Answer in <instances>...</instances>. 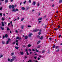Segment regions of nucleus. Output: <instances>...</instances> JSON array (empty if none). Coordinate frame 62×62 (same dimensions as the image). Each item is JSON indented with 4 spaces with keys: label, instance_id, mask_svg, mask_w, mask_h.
I'll use <instances>...</instances> for the list:
<instances>
[{
    "label": "nucleus",
    "instance_id": "obj_8",
    "mask_svg": "<svg viewBox=\"0 0 62 62\" xmlns=\"http://www.w3.org/2000/svg\"><path fill=\"white\" fill-rule=\"evenodd\" d=\"M40 41H39L37 43V44L38 45H39L40 43Z\"/></svg>",
    "mask_w": 62,
    "mask_h": 62
},
{
    "label": "nucleus",
    "instance_id": "obj_3",
    "mask_svg": "<svg viewBox=\"0 0 62 62\" xmlns=\"http://www.w3.org/2000/svg\"><path fill=\"white\" fill-rule=\"evenodd\" d=\"M0 29H1V30H5V28H4L2 27V26H1L0 27Z\"/></svg>",
    "mask_w": 62,
    "mask_h": 62
},
{
    "label": "nucleus",
    "instance_id": "obj_18",
    "mask_svg": "<svg viewBox=\"0 0 62 62\" xmlns=\"http://www.w3.org/2000/svg\"><path fill=\"white\" fill-rule=\"evenodd\" d=\"M15 48L16 49H17V50H18V48H19V47H17V46H15Z\"/></svg>",
    "mask_w": 62,
    "mask_h": 62
},
{
    "label": "nucleus",
    "instance_id": "obj_41",
    "mask_svg": "<svg viewBox=\"0 0 62 62\" xmlns=\"http://www.w3.org/2000/svg\"><path fill=\"white\" fill-rule=\"evenodd\" d=\"M58 28L59 29L60 28V26L59 25H58Z\"/></svg>",
    "mask_w": 62,
    "mask_h": 62
},
{
    "label": "nucleus",
    "instance_id": "obj_23",
    "mask_svg": "<svg viewBox=\"0 0 62 62\" xmlns=\"http://www.w3.org/2000/svg\"><path fill=\"white\" fill-rule=\"evenodd\" d=\"M23 27H24V26H23V25L21 27L22 29H23Z\"/></svg>",
    "mask_w": 62,
    "mask_h": 62
},
{
    "label": "nucleus",
    "instance_id": "obj_9",
    "mask_svg": "<svg viewBox=\"0 0 62 62\" xmlns=\"http://www.w3.org/2000/svg\"><path fill=\"white\" fill-rule=\"evenodd\" d=\"M2 44H5V41H2Z\"/></svg>",
    "mask_w": 62,
    "mask_h": 62
},
{
    "label": "nucleus",
    "instance_id": "obj_22",
    "mask_svg": "<svg viewBox=\"0 0 62 62\" xmlns=\"http://www.w3.org/2000/svg\"><path fill=\"white\" fill-rule=\"evenodd\" d=\"M43 36H42L40 38V39H43Z\"/></svg>",
    "mask_w": 62,
    "mask_h": 62
},
{
    "label": "nucleus",
    "instance_id": "obj_36",
    "mask_svg": "<svg viewBox=\"0 0 62 62\" xmlns=\"http://www.w3.org/2000/svg\"><path fill=\"white\" fill-rule=\"evenodd\" d=\"M29 2L30 3H31V1L30 0H29Z\"/></svg>",
    "mask_w": 62,
    "mask_h": 62
},
{
    "label": "nucleus",
    "instance_id": "obj_10",
    "mask_svg": "<svg viewBox=\"0 0 62 62\" xmlns=\"http://www.w3.org/2000/svg\"><path fill=\"white\" fill-rule=\"evenodd\" d=\"M5 37L6 38H7L8 37V35L7 34H5Z\"/></svg>",
    "mask_w": 62,
    "mask_h": 62
},
{
    "label": "nucleus",
    "instance_id": "obj_2",
    "mask_svg": "<svg viewBox=\"0 0 62 62\" xmlns=\"http://www.w3.org/2000/svg\"><path fill=\"white\" fill-rule=\"evenodd\" d=\"M29 8L30 7H27L26 9V10H28V9H29Z\"/></svg>",
    "mask_w": 62,
    "mask_h": 62
},
{
    "label": "nucleus",
    "instance_id": "obj_21",
    "mask_svg": "<svg viewBox=\"0 0 62 62\" xmlns=\"http://www.w3.org/2000/svg\"><path fill=\"white\" fill-rule=\"evenodd\" d=\"M42 20V17H41L40 18L38 19V21H39V20Z\"/></svg>",
    "mask_w": 62,
    "mask_h": 62
},
{
    "label": "nucleus",
    "instance_id": "obj_38",
    "mask_svg": "<svg viewBox=\"0 0 62 62\" xmlns=\"http://www.w3.org/2000/svg\"><path fill=\"white\" fill-rule=\"evenodd\" d=\"M59 47V46H57L56 47V49L58 48V47Z\"/></svg>",
    "mask_w": 62,
    "mask_h": 62
},
{
    "label": "nucleus",
    "instance_id": "obj_58",
    "mask_svg": "<svg viewBox=\"0 0 62 62\" xmlns=\"http://www.w3.org/2000/svg\"><path fill=\"white\" fill-rule=\"evenodd\" d=\"M18 39H19V40L21 39V37H19Z\"/></svg>",
    "mask_w": 62,
    "mask_h": 62
},
{
    "label": "nucleus",
    "instance_id": "obj_31",
    "mask_svg": "<svg viewBox=\"0 0 62 62\" xmlns=\"http://www.w3.org/2000/svg\"><path fill=\"white\" fill-rule=\"evenodd\" d=\"M59 49H58V50H57L56 51V52H59Z\"/></svg>",
    "mask_w": 62,
    "mask_h": 62
},
{
    "label": "nucleus",
    "instance_id": "obj_20",
    "mask_svg": "<svg viewBox=\"0 0 62 62\" xmlns=\"http://www.w3.org/2000/svg\"><path fill=\"white\" fill-rule=\"evenodd\" d=\"M9 8H10V9L11 8H12L11 5H9Z\"/></svg>",
    "mask_w": 62,
    "mask_h": 62
},
{
    "label": "nucleus",
    "instance_id": "obj_48",
    "mask_svg": "<svg viewBox=\"0 0 62 62\" xmlns=\"http://www.w3.org/2000/svg\"><path fill=\"white\" fill-rule=\"evenodd\" d=\"M27 55H29V53H28V52H27Z\"/></svg>",
    "mask_w": 62,
    "mask_h": 62
},
{
    "label": "nucleus",
    "instance_id": "obj_60",
    "mask_svg": "<svg viewBox=\"0 0 62 62\" xmlns=\"http://www.w3.org/2000/svg\"><path fill=\"white\" fill-rule=\"evenodd\" d=\"M8 41H9V40H10V38H9L8 39Z\"/></svg>",
    "mask_w": 62,
    "mask_h": 62
},
{
    "label": "nucleus",
    "instance_id": "obj_56",
    "mask_svg": "<svg viewBox=\"0 0 62 62\" xmlns=\"http://www.w3.org/2000/svg\"><path fill=\"white\" fill-rule=\"evenodd\" d=\"M32 51L33 52H35V49H32Z\"/></svg>",
    "mask_w": 62,
    "mask_h": 62
},
{
    "label": "nucleus",
    "instance_id": "obj_57",
    "mask_svg": "<svg viewBox=\"0 0 62 62\" xmlns=\"http://www.w3.org/2000/svg\"><path fill=\"white\" fill-rule=\"evenodd\" d=\"M28 27H31V26L30 25H28Z\"/></svg>",
    "mask_w": 62,
    "mask_h": 62
},
{
    "label": "nucleus",
    "instance_id": "obj_46",
    "mask_svg": "<svg viewBox=\"0 0 62 62\" xmlns=\"http://www.w3.org/2000/svg\"><path fill=\"white\" fill-rule=\"evenodd\" d=\"M4 23L6 25H7V23L5 22Z\"/></svg>",
    "mask_w": 62,
    "mask_h": 62
},
{
    "label": "nucleus",
    "instance_id": "obj_43",
    "mask_svg": "<svg viewBox=\"0 0 62 62\" xmlns=\"http://www.w3.org/2000/svg\"><path fill=\"white\" fill-rule=\"evenodd\" d=\"M24 20V18H22L21 19V21H23V20Z\"/></svg>",
    "mask_w": 62,
    "mask_h": 62
},
{
    "label": "nucleus",
    "instance_id": "obj_54",
    "mask_svg": "<svg viewBox=\"0 0 62 62\" xmlns=\"http://www.w3.org/2000/svg\"><path fill=\"white\" fill-rule=\"evenodd\" d=\"M26 1H25L23 2V4H25V3H26Z\"/></svg>",
    "mask_w": 62,
    "mask_h": 62
},
{
    "label": "nucleus",
    "instance_id": "obj_42",
    "mask_svg": "<svg viewBox=\"0 0 62 62\" xmlns=\"http://www.w3.org/2000/svg\"><path fill=\"white\" fill-rule=\"evenodd\" d=\"M8 61L9 62L10 61V59H9V58H8Z\"/></svg>",
    "mask_w": 62,
    "mask_h": 62
},
{
    "label": "nucleus",
    "instance_id": "obj_14",
    "mask_svg": "<svg viewBox=\"0 0 62 62\" xmlns=\"http://www.w3.org/2000/svg\"><path fill=\"white\" fill-rule=\"evenodd\" d=\"M12 11H14L15 12H16V10L15 9L13 8L12 9Z\"/></svg>",
    "mask_w": 62,
    "mask_h": 62
},
{
    "label": "nucleus",
    "instance_id": "obj_44",
    "mask_svg": "<svg viewBox=\"0 0 62 62\" xmlns=\"http://www.w3.org/2000/svg\"><path fill=\"white\" fill-rule=\"evenodd\" d=\"M16 42L17 43H18V40H16Z\"/></svg>",
    "mask_w": 62,
    "mask_h": 62
},
{
    "label": "nucleus",
    "instance_id": "obj_30",
    "mask_svg": "<svg viewBox=\"0 0 62 62\" xmlns=\"http://www.w3.org/2000/svg\"><path fill=\"white\" fill-rule=\"evenodd\" d=\"M54 29L55 30V31H57V30L58 29V28H56V29L54 28Z\"/></svg>",
    "mask_w": 62,
    "mask_h": 62
},
{
    "label": "nucleus",
    "instance_id": "obj_1",
    "mask_svg": "<svg viewBox=\"0 0 62 62\" xmlns=\"http://www.w3.org/2000/svg\"><path fill=\"white\" fill-rule=\"evenodd\" d=\"M12 58H13L12 59L10 60V62H12V61H14V60H15V59H16V57H15L14 56Z\"/></svg>",
    "mask_w": 62,
    "mask_h": 62
},
{
    "label": "nucleus",
    "instance_id": "obj_51",
    "mask_svg": "<svg viewBox=\"0 0 62 62\" xmlns=\"http://www.w3.org/2000/svg\"><path fill=\"white\" fill-rule=\"evenodd\" d=\"M38 37L39 38H39L40 37V36L39 35L38 36Z\"/></svg>",
    "mask_w": 62,
    "mask_h": 62
},
{
    "label": "nucleus",
    "instance_id": "obj_62",
    "mask_svg": "<svg viewBox=\"0 0 62 62\" xmlns=\"http://www.w3.org/2000/svg\"><path fill=\"white\" fill-rule=\"evenodd\" d=\"M61 37V35H59V38H60Z\"/></svg>",
    "mask_w": 62,
    "mask_h": 62
},
{
    "label": "nucleus",
    "instance_id": "obj_11",
    "mask_svg": "<svg viewBox=\"0 0 62 62\" xmlns=\"http://www.w3.org/2000/svg\"><path fill=\"white\" fill-rule=\"evenodd\" d=\"M11 56H13V55H14V53H12L11 54Z\"/></svg>",
    "mask_w": 62,
    "mask_h": 62
},
{
    "label": "nucleus",
    "instance_id": "obj_12",
    "mask_svg": "<svg viewBox=\"0 0 62 62\" xmlns=\"http://www.w3.org/2000/svg\"><path fill=\"white\" fill-rule=\"evenodd\" d=\"M21 8L22 10H25V8H24V7H22Z\"/></svg>",
    "mask_w": 62,
    "mask_h": 62
},
{
    "label": "nucleus",
    "instance_id": "obj_45",
    "mask_svg": "<svg viewBox=\"0 0 62 62\" xmlns=\"http://www.w3.org/2000/svg\"><path fill=\"white\" fill-rule=\"evenodd\" d=\"M7 31L10 30V29H9L8 28L7 29Z\"/></svg>",
    "mask_w": 62,
    "mask_h": 62
},
{
    "label": "nucleus",
    "instance_id": "obj_13",
    "mask_svg": "<svg viewBox=\"0 0 62 62\" xmlns=\"http://www.w3.org/2000/svg\"><path fill=\"white\" fill-rule=\"evenodd\" d=\"M59 3H62V0H59Z\"/></svg>",
    "mask_w": 62,
    "mask_h": 62
},
{
    "label": "nucleus",
    "instance_id": "obj_19",
    "mask_svg": "<svg viewBox=\"0 0 62 62\" xmlns=\"http://www.w3.org/2000/svg\"><path fill=\"white\" fill-rule=\"evenodd\" d=\"M40 47H41V46L40 45H38L37 47V48H39Z\"/></svg>",
    "mask_w": 62,
    "mask_h": 62
},
{
    "label": "nucleus",
    "instance_id": "obj_53",
    "mask_svg": "<svg viewBox=\"0 0 62 62\" xmlns=\"http://www.w3.org/2000/svg\"><path fill=\"white\" fill-rule=\"evenodd\" d=\"M0 16H2V13H0Z\"/></svg>",
    "mask_w": 62,
    "mask_h": 62
},
{
    "label": "nucleus",
    "instance_id": "obj_37",
    "mask_svg": "<svg viewBox=\"0 0 62 62\" xmlns=\"http://www.w3.org/2000/svg\"><path fill=\"white\" fill-rule=\"evenodd\" d=\"M39 3H38L37 4V7H39Z\"/></svg>",
    "mask_w": 62,
    "mask_h": 62
},
{
    "label": "nucleus",
    "instance_id": "obj_29",
    "mask_svg": "<svg viewBox=\"0 0 62 62\" xmlns=\"http://www.w3.org/2000/svg\"><path fill=\"white\" fill-rule=\"evenodd\" d=\"M32 62V61L31 60H29V61H28L27 62Z\"/></svg>",
    "mask_w": 62,
    "mask_h": 62
},
{
    "label": "nucleus",
    "instance_id": "obj_63",
    "mask_svg": "<svg viewBox=\"0 0 62 62\" xmlns=\"http://www.w3.org/2000/svg\"><path fill=\"white\" fill-rule=\"evenodd\" d=\"M54 4H53L52 6V7H54Z\"/></svg>",
    "mask_w": 62,
    "mask_h": 62
},
{
    "label": "nucleus",
    "instance_id": "obj_39",
    "mask_svg": "<svg viewBox=\"0 0 62 62\" xmlns=\"http://www.w3.org/2000/svg\"><path fill=\"white\" fill-rule=\"evenodd\" d=\"M5 36H4V35L3 36L2 38L3 39H4L5 38Z\"/></svg>",
    "mask_w": 62,
    "mask_h": 62
},
{
    "label": "nucleus",
    "instance_id": "obj_15",
    "mask_svg": "<svg viewBox=\"0 0 62 62\" xmlns=\"http://www.w3.org/2000/svg\"><path fill=\"white\" fill-rule=\"evenodd\" d=\"M20 54L21 55H23L24 53H23V52H20Z\"/></svg>",
    "mask_w": 62,
    "mask_h": 62
},
{
    "label": "nucleus",
    "instance_id": "obj_55",
    "mask_svg": "<svg viewBox=\"0 0 62 62\" xmlns=\"http://www.w3.org/2000/svg\"><path fill=\"white\" fill-rule=\"evenodd\" d=\"M29 50L30 51V52H31V50L30 49H29Z\"/></svg>",
    "mask_w": 62,
    "mask_h": 62
},
{
    "label": "nucleus",
    "instance_id": "obj_6",
    "mask_svg": "<svg viewBox=\"0 0 62 62\" xmlns=\"http://www.w3.org/2000/svg\"><path fill=\"white\" fill-rule=\"evenodd\" d=\"M28 38V36H25V39H27Z\"/></svg>",
    "mask_w": 62,
    "mask_h": 62
},
{
    "label": "nucleus",
    "instance_id": "obj_33",
    "mask_svg": "<svg viewBox=\"0 0 62 62\" xmlns=\"http://www.w3.org/2000/svg\"><path fill=\"white\" fill-rule=\"evenodd\" d=\"M45 52V51L44 50L42 52V53H43V54H44Z\"/></svg>",
    "mask_w": 62,
    "mask_h": 62
},
{
    "label": "nucleus",
    "instance_id": "obj_24",
    "mask_svg": "<svg viewBox=\"0 0 62 62\" xmlns=\"http://www.w3.org/2000/svg\"><path fill=\"white\" fill-rule=\"evenodd\" d=\"M39 29H36V32H37L38 31H39Z\"/></svg>",
    "mask_w": 62,
    "mask_h": 62
},
{
    "label": "nucleus",
    "instance_id": "obj_7",
    "mask_svg": "<svg viewBox=\"0 0 62 62\" xmlns=\"http://www.w3.org/2000/svg\"><path fill=\"white\" fill-rule=\"evenodd\" d=\"M2 25V26H4L5 25H4V22H1Z\"/></svg>",
    "mask_w": 62,
    "mask_h": 62
},
{
    "label": "nucleus",
    "instance_id": "obj_5",
    "mask_svg": "<svg viewBox=\"0 0 62 62\" xmlns=\"http://www.w3.org/2000/svg\"><path fill=\"white\" fill-rule=\"evenodd\" d=\"M36 4V2L35 1H33L32 3L33 5H35V4Z\"/></svg>",
    "mask_w": 62,
    "mask_h": 62
},
{
    "label": "nucleus",
    "instance_id": "obj_25",
    "mask_svg": "<svg viewBox=\"0 0 62 62\" xmlns=\"http://www.w3.org/2000/svg\"><path fill=\"white\" fill-rule=\"evenodd\" d=\"M55 45H54L53 47V49H54V48H55Z\"/></svg>",
    "mask_w": 62,
    "mask_h": 62
},
{
    "label": "nucleus",
    "instance_id": "obj_35",
    "mask_svg": "<svg viewBox=\"0 0 62 62\" xmlns=\"http://www.w3.org/2000/svg\"><path fill=\"white\" fill-rule=\"evenodd\" d=\"M33 31L34 32H37V31H36V29L34 30H33Z\"/></svg>",
    "mask_w": 62,
    "mask_h": 62
},
{
    "label": "nucleus",
    "instance_id": "obj_49",
    "mask_svg": "<svg viewBox=\"0 0 62 62\" xmlns=\"http://www.w3.org/2000/svg\"><path fill=\"white\" fill-rule=\"evenodd\" d=\"M2 57H3V55H2L0 56V58H1Z\"/></svg>",
    "mask_w": 62,
    "mask_h": 62
},
{
    "label": "nucleus",
    "instance_id": "obj_64",
    "mask_svg": "<svg viewBox=\"0 0 62 62\" xmlns=\"http://www.w3.org/2000/svg\"><path fill=\"white\" fill-rule=\"evenodd\" d=\"M49 39L50 40H51V39H52V38H49Z\"/></svg>",
    "mask_w": 62,
    "mask_h": 62
},
{
    "label": "nucleus",
    "instance_id": "obj_34",
    "mask_svg": "<svg viewBox=\"0 0 62 62\" xmlns=\"http://www.w3.org/2000/svg\"><path fill=\"white\" fill-rule=\"evenodd\" d=\"M16 11H19V9L18 8H16Z\"/></svg>",
    "mask_w": 62,
    "mask_h": 62
},
{
    "label": "nucleus",
    "instance_id": "obj_40",
    "mask_svg": "<svg viewBox=\"0 0 62 62\" xmlns=\"http://www.w3.org/2000/svg\"><path fill=\"white\" fill-rule=\"evenodd\" d=\"M1 20L2 21H4V20H5V19L4 18H2L1 19Z\"/></svg>",
    "mask_w": 62,
    "mask_h": 62
},
{
    "label": "nucleus",
    "instance_id": "obj_59",
    "mask_svg": "<svg viewBox=\"0 0 62 62\" xmlns=\"http://www.w3.org/2000/svg\"><path fill=\"white\" fill-rule=\"evenodd\" d=\"M25 51H26V52H28V49H26L25 50Z\"/></svg>",
    "mask_w": 62,
    "mask_h": 62
},
{
    "label": "nucleus",
    "instance_id": "obj_28",
    "mask_svg": "<svg viewBox=\"0 0 62 62\" xmlns=\"http://www.w3.org/2000/svg\"><path fill=\"white\" fill-rule=\"evenodd\" d=\"M9 42V41H7L6 42V44H8V43Z\"/></svg>",
    "mask_w": 62,
    "mask_h": 62
},
{
    "label": "nucleus",
    "instance_id": "obj_47",
    "mask_svg": "<svg viewBox=\"0 0 62 62\" xmlns=\"http://www.w3.org/2000/svg\"><path fill=\"white\" fill-rule=\"evenodd\" d=\"M2 7H1L0 8V10H2Z\"/></svg>",
    "mask_w": 62,
    "mask_h": 62
},
{
    "label": "nucleus",
    "instance_id": "obj_16",
    "mask_svg": "<svg viewBox=\"0 0 62 62\" xmlns=\"http://www.w3.org/2000/svg\"><path fill=\"white\" fill-rule=\"evenodd\" d=\"M31 46V45L30 44H29L28 45V47H30Z\"/></svg>",
    "mask_w": 62,
    "mask_h": 62
},
{
    "label": "nucleus",
    "instance_id": "obj_27",
    "mask_svg": "<svg viewBox=\"0 0 62 62\" xmlns=\"http://www.w3.org/2000/svg\"><path fill=\"white\" fill-rule=\"evenodd\" d=\"M35 51L36 52H37L38 53L39 52V50H38V49H35Z\"/></svg>",
    "mask_w": 62,
    "mask_h": 62
},
{
    "label": "nucleus",
    "instance_id": "obj_50",
    "mask_svg": "<svg viewBox=\"0 0 62 62\" xmlns=\"http://www.w3.org/2000/svg\"><path fill=\"white\" fill-rule=\"evenodd\" d=\"M39 35H40L41 34V33L40 32H39L38 33Z\"/></svg>",
    "mask_w": 62,
    "mask_h": 62
},
{
    "label": "nucleus",
    "instance_id": "obj_4",
    "mask_svg": "<svg viewBox=\"0 0 62 62\" xmlns=\"http://www.w3.org/2000/svg\"><path fill=\"white\" fill-rule=\"evenodd\" d=\"M31 35H33V34L32 33H31L29 34V36L30 37H31Z\"/></svg>",
    "mask_w": 62,
    "mask_h": 62
},
{
    "label": "nucleus",
    "instance_id": "obj_61",
    "mask_svg": "<svg viewBox=\"0 0 62 62\" xmlns=\"http://www.w3.org/2000/svg\"><path fill=\"white\" fill-rule=\"evenodd\" d=\"M16 45H17V46H18V43H16Z\"/></svg>",
    "mask_w": 62,
    "mask_h": 62
},
{
    "label": "nucleus",
    "instance_id": "obj_26",
    "mask_svg": "<svg viewBox=\"0 0 62 62\" xmlns=\"http://www.w3.org/2000/svg\"><path fill=\"white\" fill-rule=\"evenodd\" d=\"M8 0H5V3H8Z\"/></svg>",
    "mask_w": 62,
    "mask_h": 62
},
{
    "label": "nucleus",
    "instance_id": "obj_52",
    "mask_svg": "<svg viewBox=\"0 0 62 62\" xmlns=\"http://www.w3.org/2000/svg\"><path fill=\"white\" fill-rule=\"evenodd\" d=\"M37 56H35L34 57V58H35V59H37Z\"/></svg>",
    "mask_w": 62,
    "mask_h": 62
},
{
    "label": "nucleus",
    "instance_id": "obj_32",
    "mask_svg": "<svg viewBox=\"0 0 62 62\" xmlns=\"http://www.w3.org/2000/svg\"><path fill=\"white\" fill-rule=\"evenodd\" d=\"M19 39V37H17L16 38V39Z\"/></svg>",
    "mask_w": 62,
    "mask_h": 62
},
{
    "label": "nucleus",
    "instance_id": "obj_17",
    "mask_svg": "<svg viewBox=\"0 0 62 62\" xmlns=\"http://www.w3.org/2000/svg\"><path fill=\"white\" fill-rule=\"evenodd\" d=\"M11 7L12 8H14V6L13 5H12Z\"/></svg>",
    "mask_w": 62,
    "mask_h": 62
}]
</instances>
